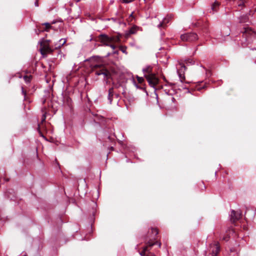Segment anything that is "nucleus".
Listing matches in <instances>:
<instances>
[{
  "label": "nucleus",
  "instance_id": "nucleus-1",
  "mask_svg": "<svg viewBox=\"0 0 256 256\" xmlns=\"http://www.w3.org/2000/svg\"><path fill=\"white\" fill-rule=\"evenodd\" d=\"M242 33L243 38H244V41L242 40V46H246L250 42V38L254 34V32L250 28L244 26L242 30Z\"/></svg>",
  "mask_w": 256,
  "mask_h": 256
},
{
  "label": "nucleus",
  "instance_id": "nucleus-2",
  "mask_svg": "<svg viewBox=\"0 0 256 256\" xmlns=\"http://www.w3.org/2000/svg\"><path fill=\"white\" fill-rule=\"evenodd\" d=\"M50 40H44L39 42L40 44V52L44 56H46L48 54L52 53L53 50L50 46Z\"/></svg>",
  "mask_w": 256,
  "mask_h": 256
},
{
  "label": "nucleus",
  "instance_id": "nucleus-3",
  "mask_svg": "<svg viewBox=\"0 0 256 256\" xmlns=\"http://www.w3.org/2000/svg\"><path fill=\"white\" fill-rule=\"evenodd\" d=\"M180 38L183 42H194L198 39V36L194 32H188L180 36Z\"/></svg>",
  "mask_w": 256,
  "mask_h": 256
},
{
  "label": "nucleus",
  "instance_id": "nucleus-4",
  "mask_svg": "<svg viewBox=\"0 0 256 256\" xmlns=\"http://www.w3.org/2000/svg\"><path fill=\"white\" fill-rule=\"evenodd\" d=\"M146 244V246L144 248L142 251L140 252V254L141 256H146V252H149L150 250L149 248H152L154 244H158L159 248L161 246V243L158 242H152L151 240H149Z\"/></svg>",
  "mask_w": 256,
  "mask_h": 256
},
{
  "label": "nucleus",
  "instance_id": "nucleus-5",
  "mask_svg": "<svg viewBox=\"0 0 256 256\" xmlns=\"http://www.w3.org/2000/svg\"><path fill=\"white\" fill-rule=\"evenodd\" d=\"M144 76L146 78L149 84L152 87H154L158 82V79L154 74L148 75L145 74Z\"/></svg>",
  "mask_w": 256,
  "mask_h": 256
},
{
  "label": "nucleus",
  "instance_id": "nucleus-6",
  "mask_svg": "<svg viewBox=\"0 0 256 256\" xmlns=\"http://www.w3.org/2000/svg\"><path fill=\"white\" fill-rule=\"evenodd\" d=\"M179 67H177V73L181 82H183L185 80L184 70H186V66L182 62L178 64Z\"/></svg>",
  "mask_w": 256,
  "mask_h": 256
},
{
  "label": "nucleus",
  "instance_id": "nucleus-7",
  "mask_svg": "<svg viewBox=\"0 0 256 256\" xmlns=\"http://www.w3.org/2000/svg\"><path fill=\"white\" fill-rule=\"evenodd\" d=\"M242 216V212L239 210L235 211L232 210L230 214V220L232 222H234L236 220H239Z\"/></svg>",
  "mask_w": 256,
  "mask_h": 256
},
{
  "label": "nucleus",
  "instance_id": "nucleus-8",
  "mask_svg": "<svg viewBox=\"0 0 256 256\" xmlns=\"http://www.w3.org/2000/svg\"><path fill=\"white\" fill-rule=\"evenodd\" d=\"M100 39L104 45L108 46L114 40V38L108 36L106 34H100Z\"/></svg>",
  "mask_w": 256,
  "mask_h": 256
},
{
  "label": "nucleus",
  "instance_id": "nucleus-9",
  "mask_svg": "<svg viewBox=\"0 0 256 256\" xmlns=\"http://www.w3.org/2000/svg\"><path fill=\"white\" fill-rule=\"evenodd\" d=\"M220 246L218 243H215L210 246L212 256H216L219 252Z\"/></svg>",
  "mask_w": 256,
  "mask_h": 256
},
{
  "label": "nucleus",
  "instance_id": "nucleus-10",
  "mask_svg": "<svg viewBox=\"0 0 256 256\" xmlns=\"http://www.w3.org/2000/svg\"><path fill=\"white\" fill-rule=\"evenodd\" d=\"M96 74L98 76L100 75H104V78H108L110 76V72L102 68V70H97L96 72Z\"/></svg>",
  "mask_w": 256,
  "mask_h": 256
},
{
  "label": "nucleus",
  "instance_id": "nucleus-11",
  "mask_svg": "<svg viewBox=\"0 0 256 256\" xmlns=\"http://www.w3.org/2000/svg\"><path fill=\"white\" fill-rule=\"evenodd\" d=\"M152 67L150 66H147L146 68L142 69V72L144 74V75L154 74L152 72Z\"/></svg>",
  "mask_w": 256,
  "mask_h": 256
},
{
  "label": "nucleus",
  "instance_id": "nucleus-12",
  "mask_svg": "<svg viewBox=\"0 0 256 256\" xmlns=\"http://www.w3.org/2000/svg\"><path fill=\"white\" fill-rule=\"evenodd\" d=\"M139 28L137 26H132L126 33V35L133 34H136Z\"/></svg>",
  "mask_w": 256,
  "mask_h": 256
},
{
  "label": "nucleus",
  "instance_id": "nucleus-13",
  "mask_svg": "<svg viewBox=\"0 0 256 256\" xmlns=\"http://www.w3.org/2000/svg\"><path fill=\"white\" fill-rule=\"evenodd\" d=\"M66 42V40L65 39L62 38L59 41L54 44V48L56 49L60 48Z\"/></svg>",
  "mask_w": 256,
  "mask_h": 256
},
{
  "label": "nucleus",
  "instance_id": "nucleus-14",
  "mask_svg": "<svg viewBox=\"0 0 256 256\" xmlns=\"http://www.w3.org/2000/svg\"><path fill=\"white\" fill-rule=\"evenodd\" d=\"M114 88H111L108 90V100L110 104H112V97L114 96Z\"/></svg>",
  "mask_w": 256,
  "mask_h": 256
},
{
  "label": "nucleus",
  "instance_id": "nucleus-15",
  "mask_svg": "<svg viewBox=\"0 0 256 256\" xmlns=\"http://www.w3.org/2000/svg\"><path fill=\"white\" fill-rule=\"evenodd\" d=\"M170 20V17H168V18H164L163 20L158 25V28L164 27L166 25V23L168 22Z\"/></svg>",
  "mask_w": 256,
  "mask_h": 256
},
{
  "label": "nucleus",
  "instance_id": "nucleus-16",
  "mask_svg": "<svg viewBox=\"0 0 256 256\" xmlns=\"http://www.w3.org/2000/svg\"><path fill=\"white\" fill-rule=\"evenodd\" d=\"M170 20V17H168V18H164L163 20L158 25V28L164 27L166 25V23L168 22Z\"/></svg>",
  "mask_w": 256,
  "mask_h": 256
},
{
  "label": "nucleus",
  "instance_id": "nucleus-17",
  "mask_svg": "<svg viewBox=\"0 0 256 256\" xmlns=\"http://www.w3.org/2000/svg\"><path fill=\"white\" fill-rule=\"evenodd\" d=\"M220 5V3L218 2H215L214 4L212 6V10L214 12H216L218 9L217 8Z\"/></svg>",
  "mask_w": 256,
  "mask_h": 256
},
{
  "label": "nucleus",
  "instance_id": "nucleus-18",
  "mask_svg": "<svg viewBox=\"0 0 256 256\" xmlns=\"http://www.w3.org/2000/svg\"><path fill=\"white\" fill-rule=\"evenodd\" d=\"M248 18L247 16H244L240 18V22H246L248 21Z\"/></svg>",
  "mask_w": 256,
  "mask_h": 256
},
{
  "label": "nucleus",
  "instance_id": "nucleus-19",
  "mask_svg": "<svg viewBox=\"0 0 256 256\" xmlns=\"http://www.w3.org/2000/svg\"><path fill=\"white\" fill-rule=\"evenodd\" d=\"M233 232L232 230L229 229L228 230V234L222 238V240L225 241H228L229 240L230 236L229 234Z\"/></svg>",
  "mask_w": 256,
  "mask_h": 256
},
{
  "label": "nucleus",
  "instance_id": "nucleus-20",
  "mask_svg": "<svg viewBox=\"0 0 256 256\" xmlns=\"http://www.w3.org/2000/svg\"><path fill=\"white\" fill-rule=\"evenodd\" d=\"M24 79L26 83L30 82L32 79V76H24Z\"/></svg>",
  "mask_w": 256,
  "mask_h": 256
},
{
  "label": "nucleus",
  "instance_id": "nucleus-21",
  "mask_svg": "<svg viewBox=\"0 0 256 256\" xmlns=\"http://www.w3.org/2000/svg\"><path fill=\"white\" fill-rule=\"evenodd\" d=\"M151 231L154 234V236L152 237V238L155 239V236L158 234V230L156 228H152Z\"/></svg>",
  "mask_w": 256,
  "mask_h": 256
},
{
  "label": "nucleus",
  "instance_id": "nucleus-22",
  "mask_svg": "<svg viewBox=\"0 0 256 256\" xmlns=\"http://www.w3.org/2000/svg\"><path fill=\"white\" fill-rule=\"evenodd\" d=\"M43 24L44 25L46 26V28L44 30L45 31L48 32V30L52 27L50 24L48 22L44 23Z\"/></svg>",
  "mask_w": 256,
  "mask_h": 256
},
{
  "label": "nucleus",
  "instance_id": "nucleus-23",
  "mask_svg": "<svg viewBox=\"0 0 256 256\" xmlns=\"http://www.w3.org/2000/svg\"><path fill=\"white\" fill-rule=\"evenodd\" d=\"M136 78L140 84H142L144 82V78L142 77L136 76Z\"/></svg>",
  "mask_w": 256,
  "mask_h": 256
},
{
  "label": "nucleus",
  "instance_id": "nucleus-24",
  "mask_svg": "<svg viewBox=\"0 0 256 256\" xmlns=\"http://www.w3.org/2000/svg\"><path fill=\"white\" fill-rule=\"evenodd\" d=\"M246 2V0H241L238 2V6H242L244 4V3Z\"/></svg>",
  "mask_w": 256,
  "mask_h": 256
},
{
  "label": "nucleus",
  "instance_id": "nucleus-25",
  "mask_svg": "<svg viewBox=\"0 0 256 256\" xmlns=\"http://www.w3.org/2000/svg\"><path fill=\"white\" fill-rule=\"evenodd\" d=\"M120 50L124 54H127L126 48L125 46H121Z\"/></svg>",
  "mask_w": 256,
  "mask_h": 256
},
{
  "label": "nucleus",
  "instance_id": "nucleus-26",
  "mask_svg": "<svg viewBox=\"0 0 256 256\" xmlns=\"http://www.w3.org/2000/svg\"><path fill=\"white\" fill-rule=\"evenodd\" d=\"M134 18V17L133 16V12H132L129 16L128 18V22H132V20Z\"/></svg>",
  "mask_w": 256,
  "mask_h": 256
},
{
  "label": "nucleus",
  "instance_id": "nucleus-27",
  "mask_svg": "<svg viewBox=\"0 0 256 256\" xmlns=\"http://www.w3.org/2000/svg\"><path fill=\"white\" fill-rule=\"evenodd\" d=\"M134 0H122L124 3H130L133 2Z\"/></svg>",
  "mask_w": 256,
  "mask_h": 256
},
{
  "label": "nucleus",
  "instance_id": "nucleus-28",
  "mask_svg": "<svg viewBox=\"0 0 256 256\" xmlns=\"http://www.w3.org/2000/svg\"><path fill=\"white\" fill-rule=\"evenodd\" d=\"M134 85L136 86V87L137 88H139V89H141V90H144V88H143L142 87H141L140 86H138L136 84V82H134Z\"/></svg>",
  "mask_w": 256,
  "mask_h": 256
},
{
  "label": "nucleus",
  "instance_id": "nucleus-29",
  "mask_svg": "<svg viewBox=\"0 0 256 256\" xmlns=\"http://www.w3.org/2000/svg\"><path fill=\"white\" fill-rule=\"evenodd\" d=\"M46 116L45 114H42V122H44L46 120Z\"/></svg>",
  "mask_w": 256,
  "mask_h": 256
},
{
  "label": "nucleus",
  "instance_id": "nucleus-30",
  "mask_svg": "<svg viewBox=\"0 0 256 256\" xmlns=\"http://www.w3.org/2000/svg\"><path fill=\"white\" fill-rule=\"evenodd\" d=\"M22 94L24 95V96H26V92L24 90L23 87H22Z\"/></svg>",
  "mask_w": 256,
  "mask_h": 256
},
{
  "label": "nucleus",
  "instance_id": "nucleus-31",
  "mask_svg": "<svg viewBox=\"0 0 256 256\" xmlns=\"http://www.w3.org/2000/svg\"><path fill=\"white\" fill-rule=\"evenodd\" d=\"M204 86H202V87L197 86L196 89L198 90H200L202 88H204Z\"/></svg>",
  "mask_w": 256,
  "mask_h": 256
},
{
  "label": "nucleus",
  "instance_id": "nucleus-32",
  "mask_svg": "<svg viewBox=\"0 0 256 256\" xmlns=\"http://www.w3.org/2000/svg\"><path fill=\"white\" fill-rule=\"evenodd\" d=\"M186 64H188V63H190L191 64H194L193 61L192 60H186Z\"/></svg>",
  "mask_w": 256,
  "mask_h": 256
},
{
  "label": "nucleus",
  "instance_id": "nucleus-33",
  "mask_svg": "<svg viewBox=\"0 0 256 256\" xmlns=\"http://www.w3.org/2000/svg\"><path fill=\"white\" fill-rule=\"evenodd\" d=\"M108 46H110V48H112V49H114H114L115 48H116V47H115V46H114V44H110Z\"/></svg>",
  "mask_w": 256,
  "mask_h": 256
},
{
  "label": "nucleus",
  "instance_id": "nucleus-34",
  "mask_svg": "<svg viewBox=\"0 0 256 256\" xmlns=\"http://www.w3.org/2000/svg\"><path fill=\"white\" fill-rule=\"evenodd\" d=\"M34 5L36 6H38V0H36L35 2H34Z\"/></svg>",
  "mask_w": 256,
  "mask_h": 256
},
{
  "label": "nucleus",
  "instance_id": "nucleus-35",
  "mask_svg": "<svg viewBox=\"0 0 256 256\" xmlns=\"http://www.w3.org/2000/svg\"><path fill=\"white\" fill-rule=\"evenodd\" d=\"M39 132H40V135L42 137L44 138V136L42 135V132H40V130H39Z\"/></svg>",
  "mask_w": 256,
  "mask_h": 256
}]
</instances>
